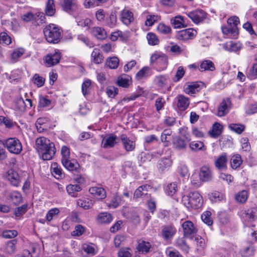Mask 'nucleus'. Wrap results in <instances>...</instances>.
Returning a JSON list of instances; mask_svg holds the SVG:
<instances>
[{
  "label": "nucleus",
  "mask_w": 257,
  "mask_h": 257,
  "mask_svg": "<svg viewBox=\"0 0 257 257\" xmlns=\"http://www.w3.org/2000/svg\"><path fill=\"white\" fill-rule=\"evenodd\" d=\"M36 149L38 153L42 155V158L44 160H51L56 153L54 143L44 137L36 139Z\"/></svg>",
  "instance_id": "f257e3e1"
},
{
  "label": "nucleus",
  "mask_w": 257,
  "mask_h": 257,
  "mask_svg": "<svg viewBox=\"0 0 257 257\" xmlns=\"http://www.w3.org/2000/svg\"><path fill=\"white\" fill-rule=\"evenodd\" d=\"M43 33L48 43H58L62 37V30L57 25L50 24L45 27Z\"/></svg>",
  "instance_id": "f03ea898"
},
{
  "label": "nucleus",
  "mask_w": 257,
  "mask_h": 257,
  "mask_svg": "<svg viewBox=\"0 0 257 257\" xmlns=\"http://www.w3.org/2000/svg\"><path fill=\"white\" fill-rule=\"evenodd\" d=\"M182 201L184 205L188 208L197 209L202 204V199L197 192H191L182 197Z\"/></svg>",
  "instance_id": "7ed1b4c3"
},
{
  "label": "nucleus",
  "mask_w": 257,
  "mask_h": 257,
  "mask_svg": "<svg viewBox=\"0 0 257 257\" xmlns=\"http://www.w3.org/2000/svg\"><path fill=\"white\" fill-rule=\"evenodd\" d=\"M4 146L11 154L19 155L23 150L22 144L17 138H10L3 142Z\"/></svg>",
  "instance_id": "20e7f679"
},
{
  "label": "nucleus",
  "mask_w": 257,
  "mask_h": 257,
  "mask_svg": "<svg viewBox=\"0 0 257 257\" xmlns=\"http://www.w3.org/2000/svg\"><path fill=\"white\" fill-rule=\"evenodd\" d=\"M182 227L183 229L184 237L186 238L193 239L197 232V229L193 223L189 220L184 221L182 224Z\"/></svg>",
  "instance_id": "39448f33"
},
{
  "label": "nucleus",
  "mask_w": 257,
  "mask_h": 257,
  "mask_svg": "<svg viewBox=\"0 0 257 257\" xmlns=\"http://www.w3.org/2000/svg\"><path fill=\"white\" fill-rule=\"evenodd\" d=\"M6 177L7 180L12 186L17 187L21 182V176L17 171L13 169H11L7 172Z\"/></svg>",
  "instance_id": "423d86ee"
},
{
  "label": "nucleus",
  "mask_w": 257,
  "mask_h": 257,
  "mask_svg": "<svg viewBox=\"0 0 257 257\" xmlns=\"http://www.w3.org/2000/svg\"><path fill=\"white\" fill-rule=\"evenodd\" d=\"M191 141V138L188 135L176 137L173 140V146L178 150L185 149L187 147V143Z\"/></svg>",
  "instance_id": "0eeeda50"
},
{
  "label": "nucleus",
  "mask_w": 257,
  "mask_h": 257,
  "mask_svg": "<svg viewBox=\"0 0 257 257\" xmlns=\"http://www.w3.org/2000/svg\"><path fill=\"white\" fill-rule=\"evenodd\" d=\"M197 32L193 29H186L179 31L176 38L179 40L187 41L189 39H193L196 35Z\"/></svg>",
  "instance_id": "6e6552de"
},
{
  "label": "nucleus",
  "mask_w": 257,
  "mask_h": 257,
  "mask_svg": "<svg viewBox=\"0 0 257 257\" xmlns=\"http://www.w3.org/2000/svg\"><path fill=\"white\" fill-rule=\"evenodd\" d=\"M187 15L196 24H198L202 22L206 17V14L205 12L201 10H196L188 12Z\"/></svg>",
  "instance_id": "1a4fd4ad"
},
{
  "label": "nucleus",
  "mask_w": 257,
  "mask_h": 257,
  "mask_svg": "<svg viewBox=\"0 0 257 257\" xmlns=\"http://www.w3.org/2000/svg\"><path fill=\"white\" fill-rule=\"evenodd\" d=\"M120 139L122 142L123 147L126 152H129L135 150L136 142L127 137L126 135L122 134L120 136Z\"/></svg>",
  "instance_id": "9d476101"
},
{
  "label": "nucleus",
  "mask_w": 257,
  "mask_h": 257,
  "mask_svg": "<svg viewBox=\"0 0 257 257\" xmlns=\"http://www.w3.org/2000/svg\"><path fill=\"white\" fill-rule=\"evenodd\" d=\"M203 86L201 82H193L188 83L184 87V91L189 95H192L198 92Z\"/></svg>",
  "instance_id": "9b49d317"
},
{
  "label": "nucleus",
  "mask_w": 257,
  "mask_h": 257,
  "mask_svg": "<svg viewBox=\"0 0 257 257\" xmlns=\"http://www.w3.org/2000/svg\"><path fill=\"white\" fill-rule=\"evenodd\" d=\"M32 102L31 99L26 98L25 100L22 97H18L15 101L16 108L21 111L24 112L27 107H31Z\"/></svg>",
  "instance_id": "f8f14e48"
},
{
  "label": "nucleus",
  "mask_w": 257,
  "mask_h": 257,
  "mask_svg": "<svg viewBox=\"0 0 257 257\" xmlns=\"http://www.w3.org/2000/svg\"><path fill=\"white\" fill-rule=\"evenodd\" d=\"M118 138L115 135L110 134L104 138L101 142V147L104 149L111 148L117 144Z\"/></svg>",
  "instance_id": "ddd939ff"
},
{
  "label": "nucleus",
  "mask_w": 257,
  "mask_h": 257,
  "mask_svg": "<svg viewBox=\"0 0 257 257\" xmlns=\"http://www.w3.org/2000/svg\"><path fill=\"white\" fill-rule=\"evenodd\" d=\"M231 102L229 99H223L217 109V115L221 117L225 115L230 108Z\"/></svg>",
  "instance_id": "4468645a"
},
{
  "label": "nucleus",
  "mask_w": 257,
  "mask_h": 257,
  "mask_svg": "<svg viewBox=\"0 0 257 257\" xmlns=\"http://www.w3.org/2000/svg\"><path fill=\"white\" fill-rule=\"evenodd\" d=\"M120 20L125 25H129L134 21V14L127 9H123L120 12Z\"/></svg>",
  "instance_id": "2eb2a0df"
},
{
  "label": "nucleus",
  "mask_w": 257,
  "mask_h": 257,
  "mask_svg": "<svg viewBox=\"0 0 257 257\" xmlns=\"http://www.w3.org/2000/svg\"><path fill=\"white\" fill-rule=\"evenodd\" d=\"M60 59V53L55 52L54 53L48 54L45 57V62L47 64L48 66L50 67L58 64Z\"/></svg>",
  "instance_id": "dca6fc26"
},
{
  "label": "nucleus",
  "mask_w": 257,
  "mask_h": 257,
  "mask_svg": "<svg viewBox=\"0 0 257 257\" xmlns=\"http://www.w3.org/2000/svg\"><path fill=\"white\" fill-rule=\"evenodd\" d=\"M176 232V228L172 225H165L162 228V235L165 240L172 238Z\"/></svg>",
  "instance_id": "f3484780"
},
{
  "label": "nucleus",
  "mask_w": 257,
  "mask_h": 257,
  "mask_svg": "<svg viewBox=\"0 0 257 257\" xmlns=\"http://www.w3.org/2000/svg\"><path fill=\"white\" fill-rule=\"evenodd\" d=\"M200 180L203 182H208L212 178V173L210 169L207 166L201 167L199 173Z\"/></svg>",
  "instance_id": "a211bd4d"
},
{
  "label": "nucleus",
  "mask_w": 257,
  "mask_h": 257,
  "mask_svg": "<svg viewBox=\"0 0 257 257\" xmlns=\"http://www.w3.org/2000/svg\"><path fill=\"white\" fill-rule=\"evenodd\" d=\"M177 107L181 111L186 110L189 106L190 101L188 97L180 94L177 97Z\"/></svg>",
  "instance_id": "6ab92c4d"
},
{
  "label": "nucleus",
  "mask_w": 257,
  "mask_h": 257,
  "mask_svg": "<svg viewBox=\"0 0 257 257\" xmlns=\"http://www.w3.org/2000/svg\"><path fill=\"white\" fill-rule=\"evenodd\" d=\"M153 246L152 244L148 241L144 240H140L138 242L137 249L142 253H147L152 250Z\"/></svg>",
  "instance_id": "aec40b11"
},
{
  "label": "nucleus",
  "mask_w": 257,
  "mask_h": 257,
  "mask_svg": "<svg viewBox=\"0 0 257 257\" xmlns=\"http://www.w3.org/2000/svg\"><path fill=\"white\" fill-rule=\"evenodd\" d=\"M91 61L96 64H99L103 62L104 57L100 50L98 48L93 49L91 54Z\"/></svg>",
  "instance_id": "412c9836"
},
{
  "label": "nucleus",
  "mask_w": 257,
  "mask_h": 257,
  "mask_svg": "<svg viewBox=\"0 0 257 257\" xmlns=\"http://www.w3.org/2000/svg\"><path fill=\"white\" fill-rule=\"evenodd\" d=\"M89 191L98 199H104L106 197L105 191L101 187H92L89 189Z\"/></svg>",
  "instance_id": "4be33fe9"
},
{
  "label": "nucleus",
  "mask_w": 257,
  "mask_h": 257,
  "mask_svg": "<svg viewBox=\"0 0 257 257\" xmlns=\"http://www.w3.org/2000/svg\"><path fill=\"white\" fill-rule=\"evenodd\" d=\"M227 159L226 155L224 154L219 156L215 162V167L219 170L226 169Z\"/></svg>",
  "instance_id": "5701e85b"
},
{
  "label": "nucleus",
  "mask_w": 257,
  "mask_h": 257,
  "mask_svg": "<svg viewBox=\"0 0 257 257\" xmlns=\"http://www.w3.org/2000/svg\"><path fill=\"white\" fill-rule=\"evenodd\" d=\"M215 70V65L211 60H204L200 63L199 70L201 72L205 71H213Z\"/></svg>",
  "instance_id": "b1692460"
},
{
  "label": "nucleus",
  "mask_w": 257,
  "mask_h": 257,
  "mask_svg": "<svg viewBox=\"0 0 257 257\" xmlns=\"http://www.w3.org/2000/svg\"><path fill=\"white\" fill-rule=\"evenodd\" d=\"M90 33L98 39H104L107 37L104 29L99 27H93Z\"/></svg>",
  "instance_id": "393cba45"
},
{
  "label": "nucleus",
  "mask_w": 257,
  "mask_h": 257,
  "mask_svg": "<svg viewBox=\"0 0 257 257\" xmlns=\"http://www.w3.org/2000/svg\"><path fill=\"white\" fill-rule=\"evenodd\" d=\"M8 199L13 202L14 204H20L22 201L21 194L17 191H13L9 193L8 196Z\"/></svg>",
  "instance_id": "a878e982"
},
{
  "label": "nucleus",
  "mask_w": 257,
  "mask_h": 257,
  "mask_svg": "<svg viewBox=\"0 0 257 257\" xmlns=\"http://www.w3.org/2000/svg\"><path fill=\"white\" fill-rule=\"evenodd\" d=\"M131 80V76L126 74H122L117 78V84L119 86L127 88L130 85Z\"/></svg>",
  "instance_id": "bb28decb"
},
{
  "label": "nucleus",
  "mask_w": 257,
  "mask_h": 257,
  "mask_svg": "<svg viewBox=\"0 0 257 257\" xmlns=\"http://www.w3.org/2000/svg\"><path fill=\"white\" fill-rule=\"evenodd\" d=\"M45 12L46 15L49 17H52L54 15L56 12V9L54 0H48Z\"/></svg>",
  "instance_id": "cd10ccee"
},
{
  "label": "nucleus",
  "mask_w": 257,
  "mask_h": 257,
  "mask_svg": "<svg viewBox=\"0 0 257 257\" xmlns=\"http://www.w3.org/2000/svg\"><path fill=\"white\" fill-rule=\"evenodd\" d=\"M235 27H230L228 26H222L221 28L222 32L224 34H225L229 37H233L237 35L238 34V28H234Z\"/></svg>",
  "instance_id": "c85d7f7f"
},
{
  "label": "nucleus",
  "mask_w": 257,
  "mask_h": 257,
  "mask_svg": "<svg viewBox=\"0 0 257 257\" xmlns=\"http://www.w3.org/2000/svg\"><path fill=\"white\" fill-rule=\"evenodd\" d=\"M112 220L110 214L107 212H102L98 214L97 220L99 223H109Z\"/></svg>",
  "instance_id": "c756f323"
},
{
  "label": "nucleus",
  "mask_w": 257,
  "mask_h": 257,
  "mask_svg": "<svg viewBox=\"0 0 257 257\" xmlns=\"http://www.w3.org/2000/svg\"><path fill=\"white\" fill-rule=\"evenodd\" d=\"M66 190L71 196L76 197H77L78 192L81 190V188L79 185L70 184L67 186Z\"/></svg>",
  "instance_id": "7c9ffc66"
},
{
  "label": "nucleus",
  "mask_w": 257,
  "mask_h": 257,
  "mask_svg": "<svg viewBox=\"0 0 257 257\" xmlns=\"http://www.w3.org/2000/svg\"><path fill=\"white\" fill-rule=\"evenodd\" d=\"M119 59L116 57L107 58L105 61V65L110 69H116L119 65Z\"/></svg>",
  "instance_id": "2f4dec72"
},
{
  "label": "nucleus",
  "mask_w": 257,
  "mask_h": 257,
  "mask_svg": "<svg viewBox=\"0 0 257 257\" xmlns=\"http://www.w3.org/2000/svg\"><path fill=\"white\" fill-rule=\"evenodd\" d=\"M185 237H178L176 239L175 241V244L177 246L181 249L183 251L188 252L189 250L190 247L189 245L187 244L185 239H184Z\"/></svg>",
  "instance_id": "473e14b6"
},
{
  "label": "nucleus",
  "mask_w": 257,
  "mask_h": 257,
  "mask_svg": "<svg viewBox=\"0 0 257 257\" xmlns=\"http://www.w3.org/2000/svg\"><path fill=\"white\" fill-rule=\"evenodd\" d=\"M222 126L218 122H215L212 126V128L209 131L210 135L214 138H217L221 134Z\"/></svg>",
  "instance_id": "72a5a7b5"
},
{
  "label": "nucleus",
  "mask_w": 257,
  "mask_h": 257,
  "mask_svg": "<svg viewBox=\"0 0 257 257\" xmlns=\"http://www.w3.org/2000/svg\"><path fill=\"white\" fill-rule=\"evenodd\" d=\"M25 53V50L22 48L15 49L11 54V61L16 63L19 61V58Z\"/></svg>",
  "instance_id": "f704fd0d"
},
{
  "label": "nucleus",
  "mask_w": 257,
  "mask_h": 257,
  "mask_svg": "<svg viewBox=\"0 0 257 257\" xmlns=\"http://www.w3.org/2000/svg\"><path fill=\"white\" fill-rule=\"evenodd\" d=\"M150 188V186L148 185H144L140 186L135 192L134 197L139 198L143 195H147L148 189Z\"/></svg>",
  "instance_id": "c9c22d12"
},
{
  "label": "nucleus",
  "mask_w": 257,
  "mask_h": 257,
  "mask_svg": "<svg viewBox=\"0 0 257 257\" xmlns=\"http://www.w3.org/2000/svg\"><path fill=\"white\" fill-rule=\"evenodd\" d=\"M77 205L83 208L84 209H88L93 205V202L92 200L84 198L83 199H78L77 202Z\"/></svg>",
  "instance_id": "e433bc0d"
},
{
  "label": "nucleus",
  "mask_w": 257,
  "mask_h": 257,
  "mask_svg": "<svg viewBox=\"0 0 257 257\" xmlns=\"http://www.w3.org/2000/svg\"><path fill=\"white\" fill-rule=\"evenodd\" d=\"M76 22L78 26L82 27H87L89 28L92 25V21L89 18L81 19L79 17L77 16L75 18Z\"/></svg>",
  "instance_id": "4c0bfd02"
},
{
  "label": "nucleus",
  "mask_w": 257,
  "mask_h": 257,
  "mask_svg": "<svg viewBox=\"0 0 257 257\" xmlns=\"http://www.w3.org/2000/svg\"><path fill=\"white\" fill-rule=\"evenodd\" d=\"M189 147L192 151H198L205 150L206 149L203 142L200 141H193L190 143Z\"/></svg>",
  "instance_id": "58836bf2"
},
{
  "label": "nucleus",
  "mask_w": 257,
  "mask_h": 257,
  "mask_svg": "<svg viewBox=\"0 0 257 257\" xmlns=\"http://www.w3.org/2000/svg\"><path fill=\"white\" fill-rule=\"evenodd\" d=\"M242 161L239 155L233 156L230 160V165L232 168L235 169L238 168L241 164Z\"/></svg>",
  "instance_id": "ea45409f"
},
{
  "label": "nucleus",
  "mask_w": 257,
  "mask_h": 257,
  "mask_svg": "<svg viewBox=\"0 0 257 257\" xmlns=\"http://www.w3.org/2000/svg\"><path fill=\"white\" fill-rule=\"evenodd\" d=\"M2 124L8 128H12L16 125V123L8 117L0 116V125Z\"/></svg>",
  "instance_id": "a19ab883"
},
{
  "label": "nucleus",
  "mask_w": 257,
  "mask_h": 257,
  "mask_svg": "<svg viewBox=\"0 0 257 257\" xmlns=\"http://www.w3.org/2000/svg\"><path fill=\"white\" fill-rule=\"evenodd\" d=\"M168 58L165 54H163L161 58L159 59V61L157 62V64L159 66L160 71L166 69L168 66Z\"/></svg>",
  "instance_id": "79ce46f5"
},
{
  "label": "nucleus",
  "mask_w": 257,
  "mask_h": 257,
  "mask_svg": "<svg viewBox=\"0 0 257 257\" xmlns=\"http://www.w3.org/2000/svg\"><path fill=\"white\" fill-rule=\"evenodd\" d=\"M229 128L235 133L240 134L245 130V126L240 123H231L228 126Z\"/></svg>",
  "instance_id": "37998d69"
},
{
  "label": "nucleus",
  "mask_w": 257,
  "mask_h": 257,
  "mask_svg": "<svg viewBox=\"0 0 257 257\" xmlns=\"http://www.w3.org/2000/svg\"><path fill=\"white\" fill-rule=\"evenodd\" d=\"M63 165L68 170L72 171L76 170L79 165L76 162H72L69 159L62 161Z\"/></svg>",
  "instance_id": "c03bdc74"
},
{
  "label": "nucleus",
  "mask_w": 257,
  "mask_h": 257,
  "mask_svg": "<svg viewBox=\"0 0 257 257\" xmlns=\"http://www.w3.org/2000/svg\"><path fill=\"white\" fill-rule=\"evenodd\" d=\"M150 70V67L147 66L144 67L136 74V79L138 80H140L145 77L150 76L151 75L149 73Z\"/></svg>",
  "instance_id": "a18cd8bd"
},
{
  "label": "nucleus",
  "mask_w": 257,
  "mask_h": 257,
  "mask_svg": "<svg viewBox=\"0 0 257 257\" xmlns=\"http://www.w3.org/2000/svg\"><path fill=\"white\" fill-rule=\"evenodd\" d=\"M17 243L16 239H13L9 241L6 244V250L9 254H13L16 251V245Z\"/></svg>",
  "instance_id": "49530a36"
},
{
  "label": "nucleus",
  "mask_w": 257,
  "mask_h": 257,
  "mask_svg": "<svg viewBox=\"0 0 257 257\" xmlns=\"http://www.w3.org/2000/svg\"><path fill=\"white\" fill-rule=\"evenodd\" d=\"M133 250L129 247H121L118 251V257H132Z\"/></svg>",
  "instance_id": "de8ad7c7"
},
{
  "label": "nucleus",
  "mask_w": 257,
  "mask_h": 257,
  "mask_svg": "<svg viewBox=\"0 0 257 257\" xmlns=\"http://www.w3.org/2000/svg\"><path fill=\"white\" fill-rule=\"evenodd\" d=\"M177 191V185L175 183H171L168 184L166 189V193L171 196L175 195Z\"/></svg>",
  "instance_id": "09e8293b"
},
{
  "label": "nucleus",
  "mask_w": 257,
  "mask_h": 257,
  "mask_svg": "<svg viewBox=\"0 0 257 257\" xmlns=\"http://www.w3.org/2000/svg\"><path fill=\"white\" fill-rule=\"evenodd\" d=\"M248 198V193L246 190L238 192L235 196L236 200L240 203H244Z\"/></svg>",
  "instance_id": "8fccbe9b"
},
{
  "label": "nucleus",
  "mask_w": 257,
  "mask_h": 257,
  "mask_svg": "<svg viewBox=\"0 0 257 257\" xmlns=\"http://www.w3.org/2000/svg\"><path fill=\"white\" fill-rule=\"evenodd\" d=\"M77 6L76 0H64V9L67 12L73 10Z\"/></svg>",
  "instance_id": "3c124183"
},
{
  "label": "nucleus",
  "mask_w": 257,
  "mask_h": 257,
  "mask_svg": "<svg viewBox=\"0 0 257 257\" xmlns=\"http://www.w3.org/2000/svg\"><path fill=\"white\" fill-rule=\"evenodd\" d=\"M254 251L253 246L252 245H249L241 250L240 253L242 257H250L253 255Z\"/></svg>",
  "instance_id": "603ef678"
},
{
  "label": "nucleus",
  "mask_w": 257,
  "mask_h": 257,
  "mask_svg": "<svg viewBox=\"0 0 257 257\" xmlns=\"http://www.w3.org/2000/svg\"><path fill=\"white\" fill-rule=\"evenodd\" d=\"M82 249L87 254L91 255H93L96 253L94 245L93 244L84 243L82 246Z\"/></svg>",
  "instance_id": "864d4df0"
},
{
  "label": "nucleus",
  "mask_w": 257,
  "mask_h": 257,
  "mask_svg": "<svg viewBox=\"0 0 257 257\" xmlns=\"http://www.w3.org/2000/svg\"><path fill=\"white\" fill-rule=\"evenodd\" d=\"M209 198L212 202H216L223 200L224 196L220 192L215 191L209 195Z\"/></svg>",
  "instance_id": "5fc2aeb1"
},
{
  "label": "nucleus",
  "mask_w": 257,
  "mask_h": 257,
  "mask_svg": "<svg viewBox=\"0 0 257 257\" xmlns=\"http://www.w3.org/2000/svg\"><path fill=\"white\" fill-rule=\"evenodd\" d=\"M51 171L55 177L57 178L61 177L62 176V170L60 167H58L57 163H53L52 164Z\"/></svg>",
  "instance_id": "6e6d98bb"
},
{
  "label": "nucleus",
  "mask_w": 257,
  "mask_h": 257,
  "mask_svg": "<svg viewBox=\"0 0 257 257\" xmlns=\"http://www.w3.org/2000/svg\"><path fill=\"white\" fill-rule=\"evenodd\" d=\"M171 165L172 162L170 159L164 158L160 161L158 165V168L160 170L163 171L170 167Z\"/></svg>",
  "instance_id": "4d7b16f0"
},
{
  "label": "nucleus",
  "mask_w": 257,
  "mask_h": 257,
  "mask_svg": "<svg viewBox=\"0 0 257 257\" xmlns=\"http://www.w3.org/2000/svg\"><path fill=\"white\" fill-rule=\"evenodd\" d=\"M243 217L245 220L249 221H252L256 218L255 212L252 209L245 211Z\"/></svg>",
  "instance_id": "13d9d810"
},
{
  "label": "nucleus",
  "mask_w": 257,
  "mask_h": 257,
  "mask_svg": "<svg viewBox=\"0 0 257 257\" xmlns=\"http://www.w3.org/2000/svg\"><path fill=\"white\" fill-rule=\"evenodd\" d=\"M117 23V18L115 12H111L109 17L106 20L107 25L110 28L114 27Z\"/></svg>",
  "instance_id": "bf43d9fd"
},
{
  "label": "nucleus",
  "mask_w": 257,
  "mask_h": 257,
  "mask_svg": "<svg viewBox=\"0 0 257 257\" xmlns=\"http://www.w3.org/2000/svg\"><path fill=\"white\" fill-rule=\"evenodd\" d=\"M28 205L23 204L21 206L16 208L14 209V213L16 216L20 217L24 214L27 211Z\"/></svg>",
  "instance_id": "052dcab7"
},
{
  "label": "nucleus",
  "mask_w": 257,
  "mask_h": 257,
  "mask_svg": "<svg viewBox=\"0 0 257 257\" xmlns=\"http://www.w3.org/2000/svg\"><path fill=\"white\" fill-rule=\"evenodd\" d=\"M156 84L158 87H164L167 83V77L165 75L157 76L155 78Z\"/></svg>",
  "instance_id": "680f3d73"
},
{
  "label": "nucleus",
  "mask_w": 257,
  "mask_h": 257,
  "mask_svg": "<svg viewBox=\"0 0 257 257\" xmlns=\"http://www.w3.org/2000/svg\"><path fill=\"white\" fill-rule=\"evenodd\" d=\"M60 212L59 210L57 208H54L50 209L46 214V220L50 222L53 218L57 216Z\"/></svg>",
  "instance_id": "e2e57ef3"
},
{
  "label": "nucleus",
  "mask_w": 257,
  "mask_h": 257,
  "mask_svg": "<svg viewBox=\"0 0 257 257\" xmlns=\"http://www.w3.org/2000/svg\"><path fill=\"white\" fill-rule=\"evenodd\" d=\"M147 39L148 43L151 45H156L159 44V40L157 36L154 33H149L147 34Z\"/></svg>",
  "instance_id": "0e129e2a"
},
{
  "label": "nucleus",
  "mask_w": 257,
  "mask_h": 257,
  "mask_svg": "<svg viewBox=\"0 0 257 257\" xmlns=\"http://www.w3.org/2000/svg\"><path fill=\"white\" fill-rule=\"evenodd\" d=\"M172 24L175 28H180L184 27V20L181 16H177L172 21Z\"/></svg>",
  "instance_id": "69168bd1"
},
{
  "label": "nucleus",
  "mask_w": 257,
  "mask_h": 257,
  "mask_svg": "<svg viewBox=\"0 0 257 257\" xmlns=\"http://www.w3.org/2000/svg\"><path fill=\"white\" fill-rule=\"evenodd\" d=\"M159 20V17L155 15H149L146 17L145 25L147 26H152Z\"/></svg>",
  "instance_id": "338daca9"
},
{
  "label": "nucleus",
  "mask_w": 257,
  "mask_h": 257,
  "mask_svg": "<svg viewBox=\"0 0 257 257\" xmlns=\"http://www.w3.org/2000/svg\"><path fill=\"white\" fill-rule=\"evenodd\" d=\"M211 212L210 211H205L201 215V219L202 221L210 226L213 223V221L211 219Z\"/></svg>",
  "instance_id": "774afa93"
}]
</instances>
